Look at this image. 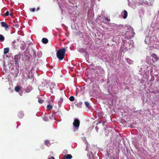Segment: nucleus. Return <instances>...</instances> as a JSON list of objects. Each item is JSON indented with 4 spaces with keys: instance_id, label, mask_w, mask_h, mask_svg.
Listing matches in <instances>:
<instances>
[{
    "instance_id": "1",
    "label": "nucleus",
    "mask_w": 159,
    "mask_h": 159,
    "mask_svg": "<svg viewBox=\"0 0 159 159\" xmlns=\"http://www.w3.org/2000/svg\"><path fill=\"white\" fill-rule=\"evenodd\" d=\"M65 52L66 50L65 48L59 49L57 52V57L60 60H62L64 57Z\"/></svg>"
},
{
    "instance_id": "2",
    "label": "nucleus",
    "mask_w": 159,
    "mask_h": 159,
    "mask_svg": "<svg viewBox=\"0 0 159 159\" xmlns=\"http://www.w3.org/2000/svg\"><path fill=\"white\" fill-rule=\"evenodd\" d=\"M23 56V55L22 54L20 53H19L14 56V59L16 66H19V62L20 60L21 57H22Z\"/></svg>"
},
{
    "instance_id": "3",
    "label": "nucleus",
    "mask_w": 159,
    "mask_h": 159,
    "mask_svg": "<svg viewBox=\"0 0 159 159\" xmlns=\"http://www.w3.org/2000/svg\"><path fill=\"white\" fill-rule=\"evenodd\" d=\"M80 121L79 120L77 119H75L73 123L74 126L75 128H78L80 126Z\"/></svg>"
},
{
    "instance_id": "4",
    "label": "nucleus",
    "mask_w": 159,
    "mask_h": 159,
    "mask_svg": "<svg viewBox=\"0 0 159 159\" xmlns=\"http://www.w3.org/2000/svg\"><path fill=\"white\" fill-rule=\"evenodd\" d=\"M0 23L2 26L3 27H4L6 29L7 28H9L10 27V26L8 25L7 24L4 22H1Z\"/></svg>"
},
{
    "instance_id": "5",
    "label": "nucleus",
    "mask_w": 159,
    "mask_h": 159,
    "mask_svg": "<svg viewBox=\"0 0 159 159\" xmlns=\"http://www.w3.org/2000/svg\"><path fill=\"white\" fill-rule=\"evenodd\" d=\"M151 56L154 58V59L155 60V61H157L159 60L158 57L155 53L152 54Z\"/></svg>"
},
{
    "instance_id": "6",
    "label": "nucleus",
    "mask_w": 159,
    "mask_h": 159,
    "mask_svg": "<svg viewBox=\"0 0 159 159\" xmlns=\"http://www.w3.org/2000/svg\"><path fill=\"white\" fill-rule=\"evenodd\" d=\"M64 157L66 159H71L72 158V156L70 154H65L64 155Z\"/></svg>"
},
{
    "instance_id": "7",
    "label": "nucleus",
    "mask_w": 159,
    "mask_h": 159,
    "mask_svg": "<svg viewBox=\"0 0 159 159\" xmlns=\"http://www.w3.org/2000/svg\"><path fill=\"white\" fill-rule=\"evenodd\" d=\"M18 116L19 118H21L24 116V113L23 111H19L18 113Z\"/></svg>"
},
{
    "instance_id": "8",
    "label": "nucleus",
    "mask_w": 159,
    "mask_h": 159,
    "mask_svg": "<svg viewBox=\"0 0 159 159\" xmlns=\"http://www.w3.org/2000/svg\"><path fill=\"white\" fill-rule=\"evenodd\" d=\"M124 13V15L123 16V18L124 19H125L128 16V12L126 10H124L123 11Z\"/></svg>"
},
{
    "instance_id": "9",
    "label": "nucleus",
    "mask_w": 159,
    "mask_h": 159,
    "mask_svg": "<svg viewBox=\"0 0 159 159\" xmlns=\"http://www.w3.org/2000/svg\"><path fill=\"white\" fill-rule=\"evenodd\" d=\"M42 43L44 44H47L48 42V39L45 38H43L42 39Z\"/></svg>"
},
{
    "instance_id": "10",
    "label": "nucleus",
    "mask_w": 159,
    "mask_h": 159,
    "mask_svg": "<svg viewBox=\"0 0 159 159\" xmlns=\"http://www.w3.org/2000/svg\"><path fill=\"white\" fill-rule=\"evenodd\" d=\"M15 91L16 92H18L21 89V88L19 86H16L15 88Z\"/></svg>"
},
{
    "instance_id": "11",
    "label": "nucleus",
    "mask_w": 159,
    "mask_h": 159,
    "mask_svg": "<svg viewBox=\"0 0 159 159\" xmlns=\"http://www.w3.org/2000/svg\"><path fill=\"white\" fill-rule=\"evenodd\" d=\"M5 40L4 36L0 34V42H2Z\"/></svg>"
},
{
    "instance_id": "12",
    "label": "nucleus",
    "mask_w": 159,
    "mask_h": 159,
    "mask_svg": "<svg viewBox=\"0 0 159 159\" xmlns=\"http://www.w3.org/2000/svg\"><path fill=\"white\" fill-rule=\"evenodd\" d=\"M44 144L46 146H49L50 145L49 141L48 140L44 141Z\"/></svg>"
},
{
    "instance_id": "13",
    "label": "nucleus",
    "mask_w": 159,
    "mask_h": 159,
    "mask_svg": "<svg viewBox=\"0 0 159 159\" xmlns=\"http://www.w3.org/2000/svg\"><path fill=\"white\" fill-rule=\"evenodd\" d=\"M9 48H6L4 49V53L5 54L7 53L9 51Z\"/></svg>"
},
{
    "instance_id": "14",
    "label": "nucleus",
    "mask_w": 159,
    "mask_h": 159,
    "mask_svg": "<svg viewBox=\"0 0 159 159\" xmlns=\"http://www.w3.org/2000/svg\"><path fill=\"white\" fill-rule=\"evenodd\" d=\"M84 103L85 105L88 108H90V106L89 105V103L88 102H84Z\"/></svg>"
},
{
    "instance_id": "15",
    "label": "nucleus",
    "mask_w": 159,
    "mask_h": 159,
    "mask_svg": "<svg viewBox=\"0 0 159 159\" xmlns=\"http://www.w3.org/2000/svg\"><path fill=\"white\" fill-rule=\"evenodd\" d=\"M47 108L48 109L51 110L52 109V107L51 105L49 104L47 105Z\"/></svg>"
},
{
    "instance_id": "16",
    "label": "nucleus",
    "mask_w": 159,
    "mask_h": 159,
    "mask_svg": "<svg viewBox=\"0 0 159 159\" xmlns=\"http://www.w3.org/2000/svg\"><path fill=\"white\" fill-rule=\"evenodd\" d=\"M127 62L129 64H131L132 63L133 61L132 60L130 59H127Z\"/></svg>"
},
{
    "instance_id": "17",
    "label": "nucleus",
    "mask_w": 159,
    "mask_h": 159,
    "mask_svg": "<svg viewBox=\"0 0 159 159\" xmlns=\"http://www.w3.org/2000/svg\"><path fill=\"white\" fill-rule=\"evenodd\" d=\"M69 100L71 101H73L75 100V98L74 96H71L69 98Z\"/></svg>"
},
{
    "instance_id": "18",
    "label": "nucleus",
    "mask_w": 159,
    "mask_h": 159,
    "mask_svg": "<svg viewBox=\"0 0 159 159\" xmlns=\"http://www.w3.org/2000/svg\"><path fill=\"white\" fill-rule=\"evenodd\" d=\"M63 98H61L58 101V104L59 105L61 104V103L63 101Z\"/></svg>"
},
{
    "instance_id": "19",
    "label": "nucleus",
    "mask_w": 159,
    "mask_h": 159,
    "mask_svg": "<svg viewBox=\"0 0 159 159\" xmlns=\"http://www.w3.org/2000/svg\"><path fill=\"white\" fill-rule=\"evenodd\" d=\"M82 104V102H79V103L78 104V107L79 108L82 107L81 106Z\"/></svg>"
},
{
    "instance_id": "20",
    "label": "nucleus",
    "mask_w": 159,
    "mask_h": 159,
    "mask_svg": "<svg viewBox=\"0 0 159 159\" xmlns=\"http://www.w3.org/2000/svg\"><path fill=\"white\" fill-rule=\"evenodd\" d=\"M38 101L39 102V103L42 104V103L44 101L43 100H41V99H39L38 100Z\"/></svg>"
},
{
    "instance_id": "21",
    "label": "nucleus",
    "mask_w": 159,
    "mask_h": 159,
    "mask_svg": "<svg viewBox=\"0 0 159 159\" xmlns=\"http://www.w3.org/2000/svg\"><path fill=\"white\" fill-rule=\"evenodd\" d=\"M30 11H31L34 12L35 11V8H30Z\"/></svg>"
},
{
    "instance_id": "22",
    "label": "nucleus",
    "mask_w": 159,
    "mask_h": 159,
    "mask_svg": "<svg viewBox=\"0 0 159 159\" xmlns=\"http://www.w3.org/2000/svg\"><path fill=\"white\" fill-rule=\"evenodd\" d=\"M5 15L6 16H8L9 15V12L8 11H7L5 13Z\"/></svg>"
},
{
    "instance_id": "23",
    "label": "nucleus",
    "mask_w": 159,
    "mask_h": 159,
    "mask_svg": "<svg viewBox=\"0 0 159 159\" xmlns=\"http://www.w3.org/2000/svg\"><path fill=\"white\" fill-rule=\"evenodd\" d=\"M104 17L105 18V19H106L108 21H110V18L108 17Z\"/></svg>"
},
{
    "instance_id": "24",
    "label": "nucleus",
    "mask_w": 159,
    "mask_h": 159,
    "mask_svg": "<svg viewBox=\"0 0 159 159\" xmlns=\"http://www.w3.org/2000/svg\"><path fill=\"white\" fill-rule=\"evenodd\" d=\"M48 159H55V158L53 157H51L49 158Z\"/></svg>"
},
{
    "instance_id": "25",
    "label": "nucleus",
    "mask_w": 159,
    "mask_h": 159,
    "mask_svg": "<svg viewBox=\"0 0 159 159\" xmlns=\"http://www.w3.org/2000/svg\"><path fill=\"white\" fill-rule=\"evenodd\" d=\"M110 159H115L113 157H111Z\"/></svg>"
},
{
    "instance_id": "26",
    "label": "nucleus",
    "mask_w": 159,
    "mask_h": 159,
    "mask_svg": "<svg viewBox=\"0 0 159 159\" xmlns=\"http://www.w3.org/2000/svg\"><path fill=\"white\" fill-rule=\"evenodd\" d=\"M39 9H40L39 7H38L37 8V11H38V10H39Z\"/></svg>"
},
{
    "instance_id": "27",
    "label": "nucleus",
    "mask_w": 159,
    "mask_h": 159,
    "mask_svg": "<svg viewBox=\"0 0 159 159\" xmlns=\"http://www.w3.org/2000/svg\"><path fill=\"white\" fill-rule=\"evenodd\" d=\"M105 130H106V129H104Z\"/></svg>"
}]
</instances>
